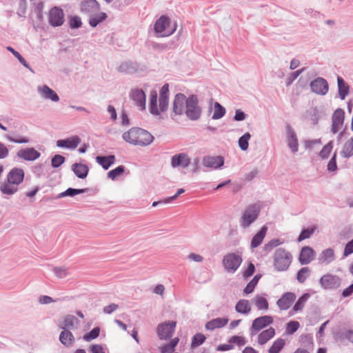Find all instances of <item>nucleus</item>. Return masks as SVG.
<instances>
[{"label":"nucleus","instance_id":"f257e3e1","mask_svg":"<svg viewBox=\"0 0 353 353\" xmlns=\"http://www.w3.org/2000/svg\"><path fill=\"white\" fill-rule=\"evenodd\" d=\"M127 143L139 146H147L154 140L153 136L147 130L139 128H132L122 135Z\"/></svg>","mask_w":353,"mask_h":353},{"label":"nucleus","instance_id":"f03ea898","mask_svg":"<svg viewBox=\"0 0 353 353\" xmlns=\"http://www.w3.org/2000/svg\"><path fill=\"white\" fill-rule=\"evenodd\" d=\"M176 23H172L170 19L165 16H161L154 24V30L159 37H166L172 35L176 30Z\"/></svg>","mask_w":353,"mask_h":353},{"label":"nucleus","instance_id":"7ed1b4c3","mask_svg":"<svg viewBox=\"0 0 353 353\" xmlns=\"http://www.w3.org/2000/svg\"><path fill=\"white\" fill-rule=\"evenodd\" d=\"M243 262L242 253L228 252L222 259V265L225 271L229 274H234L239 268Z\"/></svg>","mask_w":353,"mask_h":353},{"label":"nucleus","instance_id":"20e7f679","mask_svg":"<svg viewBox=\"0 0 353 353\" xmlns=\"http://www.w3.org/2000/svg\"><path fill=\"white\" fill-rule=\"evenodd\" d=\"M292 255L285 249L279 248L274 254V265L278 271H285L292 263Z\"/></svg>","mask_w":353,"mask_h":353},{"label":"nucleus","instance_id":"39448f33","mask_svg":"<svg viewBox=\"0 0 353 353\" xmlns=\"http://www.w3.org/2000/svg\"><path fill=\"white\" fill-rule=\"evenodd\" d=\"M168 107V97H159V105L157 106V94L152 92L150 95V110L152 114L159 115L165 112Z\"/></svg>","mask_w":353,"mask_h":353},{"label":"nucleus","instance_id":"423d86ee","mask_svg":"<svg viewBox=\"0 0 353 353\" xmlns=\"http://www.w3.org/2000/svg\"><path fill=\"white\" fill-rule=\"evenodd\" d=\"M260 208L257 205H249L241 217V225L243 228L248 227L258 216Z\"/></svg>","mask_w":353,"mask_h":353},{"label":"nucleus","instance_id":"0eeeda50","mask_svg":"<svg viewBox=\"0 0 353 353\" xmlns=\"http://www.w3.org/2000/svg\"><path fill=\"white\" fill-rule=\"evenodd\" d=\"M48 18L49 23L54 27L61 26L65 21L63 10L57 6L49 10Z\"/></svg>","mask_w":353,"mask_h":353},{"label":"nucleus","instance_id":"6e6552de","mask_svg":"<svg viewBox=\"0 0 353 353\" xmlns=\"http://www.w3.org/2000/svg\"><path fill=\"white\" fill-rule=\"evenodd\" d=\"M197 104L198 100L195 96H191L186 101L185 113L192 120L197 119L201 114V109Z\"/></svg>","mask_w":353,"mask_h":353},{"label":"nucleus","instance_id":"1a4fd4ad","mask_svg":"<svg viewBox=\"0 0 353 353\" xmlns=\"http://www.w3.org/2000/svg\"><path fill=\"white\" fill-rule=\"evenodd\" d=\"M176 323L171 321L164 323L157 327V334L160 339H168L170 338L175 330Z\"/></svg>","mask_w":353,"mask_h":353},{"label":"nucleus","instance_id":"9d476101","mask_svg":"<svg viewBox=\"0 0 353 353\" xmlns=\"http://www.w3.org/2000/svg\"><path fill=\"white\" fill-rule=\"evenodd\" d=\"M345 119V112L341 108L336 109L332 117V128L331 131L336 134L343 127Z\"/></svg>","mask_w":353,"mask_h":353},{"label":"nucleus","instance_id":"9b49d317","mask_svg":"<svg viewBox=\"0 0 353 353\" xmlns=\"http://www.w3.org/2000/svg\"><path fill=\"white\" fill-rule=\"evenodd\" d=\"M273 323V317L270 316H263L255 319L251 325V334H256L259 330L268 326Z\"/></svg>","mask_w":353,"mask_h":353},{"label":"nucleus","instance_id":"f8f14e48","mask_svg":"<svg viewBox=\"0 0 353 353\" xmlns=\"http://www.w3.org/2000/svg\"><path fill=\"white\" fill-rule=\"evenodd\" d=\"M310 88L313 92L325 95L329 90V86L327 81L321 77H318L310 83Z\"/></svg>","mask_w":353,"mask_h":353},{"label":"nucleus","instance_id":"ddd939ff","mask_svg":"<svg viewBox=\"0 0 353 353\" xmlns=\"http://www.w3.org/2000/svg\"><path fill=\"white\" fill-rule=\"evenodd\" d=\"M296 294L293 292H285L277 301L276 305L281 310L289 309L296 300Z\"/></svg>","mask_w":353,"mask_h":353},{"label":"nucleus","instance_id":"4468645a","mask_svg":"<svg viewBox=\"0 0 353 353\" xmlns=\"http://www.w3.org/2000/svg\"><path fill=\"white\" fill-rule=\"evenodd\" d=\"M315 256L314 250L310 246L303 247L300 252L299 261L301 265L310 263Z\"/></svg>","mask_w":353,"mask_h":353},{"label":"nucleus","instance_id":"2eb2a0df","mask_svg":"<svg viewBox=\"0 0 353 353\" xmlns=\"http://www.w3.org/2000/svg\"><path fill=\"white\" fill-rule=\"evenodd\" d=\"M41 156L40 152L34 148H28L18 151L17 157L26 161H34Z\"/></svg>","mask_w":353,"mask_h":353},{"label":"nucleus","instance_id":"dca6fc26","mask_svg":"<svg viewBox=\"0 0 353 353\" xmlns=\"http://www.w3.org/2000/svg\"><path fill=\"white\" fill-rule=\"evenodd\" d=\"M19 190V185L12 180H10L8 176L6 180L0 184V191L2 194L6 195H12L16 193Z\"/></svg>","mask_w":353,"mask_h":353},{"label":"nucleus","instance_id":"f3484780","mask_svg":"<svg viewBox=\"0 0 353 353\" xmlns=\"http://www.w3.org/2000/svg\"><path fill=\"white\" fill-rule=\"evenodd\" d=\"M190 158L185 153H180L172 157L171 165L173 168H187L190 163Z\"/></svg>","mask_w":353,"mask_h":353},{"label":"nucleus","instance_id":"a211bd4d","mask_svg":"<svg viewBox=\"0 0 353 353\" xmlns=\"http://www.w3.org/2000/svg\"><path fill=\"white\" fill-rule=\"evenodd\" d=\"M187 100L188 99L183 94H177L175 96L173 103V111L175 114L181 115L183 113Z\"/></svg>","mask_w":353,"mask_h":353},{"label":"nucleus","instance_id":"6ab92c4d","mask_svg":"<svg viewBox=\"0 0 353 353\" xmlns=\"http://www.w3.org/2000/svg\"><path fill=\"white\" fill-rule=\"evenodd\" d=\"M224 163L223 158L217 156H207L205 157L203 159V164L204 166L207 168H210L213 169H216L222 166Z\"/></svg>","mask_w":353,"mask_h":353},{"label":"nucleus","instance_id":"aec40b11","mask_svg":"<svg viewBox=\"0 0 353 353\" xmlns=\"http://www.w3.org/2000/svg\"><path fill=\"white\" fill-rule=\"evenodd\" d=\"M130 97L136 103V104L141 108V110L145 109V94L142 90L134 89L132 90Z\"/></svg>","mask_w":353,"mask_h":353},{"label":"nucleus","instance_id":"412c9836","mask_svg":"<svg viewBox=\"0 0 353 353\" xmlns=\"http://www.w3.org/2000/svg\"><path fill=\"white\" fill-rule=\"evenodd\" d=\"M229 321L228 318H216L205 323V328L208 330H214L215 329L222 328L225 327Z\"/></svg>","mask_w":353,"mask_h":353},{"label":"nucleus","instance_id":"4be33fe9","mask_svg":"<svg viewBox=\"0 0 353 353\" xmlns=\"http://www.w3.org/2000/svg\"><path fill=\"white\" fill-rule=\"evenodd\" d=\"M99 9V4L96 0H85L81 3V12L90 14L97 11Z\"/></svg>","mask_w":353,"mask_h":353},{"label":"nucleus","instance_id":"5701e85b","mask_svg":"<svg viewBox=\"0 0 353 353\" xmlns=\"http://www.w3.org/2000/svg\"><path fill=\"white\" fill-rule=\"evenodd\" d=\"M24 171L21 168H14L8 173L7 176L18 185H19L24 179Z\"/></svg>","mask_w":353,"mask_h":353},{"label":"nucleus","instance_id":"b1692460","mask_svg":"<svg viewBox=\"0 0 353 353\" xmlns=\"http://www.w3.org/2000/svg\"><path fill=\"white\" fill-rule=\"evenodd\" d=\"M335 260L334 250L327 248L321 252L319 256V261L322 264H329Z\"/></svg>","mask_w":353,"mask_h":353},{"label":"nucleus","instance_id":"393cba45","mask_svg":"<svg viewBox=\"0 0 353 353\" xmlns=\"http://www.w3.org/2000/svg\"><path fill=\"white\" fill-rule=\"evenodd\" d=\"M320 283L325 289H331L339 284V278L330 274L324 275L320 279Z\"/></svg>","mask_w":353,"mask_h":353},{"label":"nucleus","instance_id":"a878e982","mask_svg":"<svg viewBox=\"0 0 353 353\" xmlns=\"http://www.w3.org/2000/svg\"><path fill=\"white\" fill-rule=\"evenodd\" d=\"M38 91L45 99H50L54 102L58 101L59 99L57 94L48 85H44L41 87H39L38 88Z\"/></svg>","mask_w":353,"mask_h":353},{"label":"nucleus","instance_id":"bb28decb","mask_svg":"<svg viewBox=\"0 0 353 353\" xmlns=\"http://www.w3.org/2000/svg\"><path fill=\"white\" fill-rule=\"evenodd\" d=\"M79 143L80 139L79 137L75 136L65 140H58L57 142V145L62 148H76Z\"/></svg>","mask_w":353,"mask_h":353},{"label":"nucleus","instance_id":"cd10ccee","mask_svg":"<svg viewBox=\"0 0 353 353\" xmlns=\"http://www.w3.org/2000/svg\"><path fill=\"white\" fill-rule=\"evenodd\" d=\"M235 310L238 313L248 314L250 312L252 306L248 300L240 299L235 305Z\"/></svg>","mask_w":353,"mask_h":353},{"label":"nucleus","instance_id":"c85d7f7f","mask_svg":"<svg viewBox=\"0 0 353 353\" xmlns=\"http://www.w3.org/2000/svg\"><path fill=\"white\" fill-rule=\"evenodd\" d=\"M72 170L77 176L80 179L86 178L89 171L88 167L82 163H74L72 165Z\"/></svg>","mask_w":353,"mask_h":353},{"label":"nucleus","instance_id":"c756f323","mask_svg":"<svg viewBox=\"0 0 353 353\" xmlns=\"http://www.w3.org/2000/svg\"><path fill=\"white\" fill-rule=\"evenodd\" d=\"M275 335V330L273 327H269L261 332L258 336V343L264 345Z\"/></svg>","mask_w":353,"mask_h":353},{"label":"nucleus","instance_id":"7c9ffc66","mask_svg":"<svg viewBox=\"0 0 353 353\" xmlns=\"http://www.w3.org/2000/svg\"><path fill=\"white\" fill-rule=\"evenodd\" d=\"M267 230V227L263 226L260 231L254 236L251 241V247L252 248H257L263 242L266 235Z\"/></svg>","mask_w":353,"mask_h":353},{"label":"nucleus","instance_id":"2f4dec72","mask_svg":"<svg viewBox=\"0 0 353 353\" xmlns=\"http://www.w3.org/2000/svg\"><path fill=\"white\" fill-rule=\"evenodd\" d=\"M341 155L345 159L353 156V138H350L343 144L341 150Z\"/></svg>","mask_w":353,"mask_h":353},{"label":"nucleus","instance_id":"473e14b6","mask_svg":"<svg viewBox=\"0 0 353 353\" xmlns=\"http://www.w3.org/2000/svg\"><path fill=\"white\" fill-rule=\"evenodd\" d=\"M59 340L65 346H71L74 342V337L69 330H63L61 332Z\"/></svg>","mask_w":353,"mask_h":353},{"label":"nucleus","instance_id":"72a5a7b5","mask_svg":"<svg viewBox=\"0 0 353 353\" xmlns=\"http://www.w3.org/2000/svg\"><path fill=\"white\" fill-rule=\"evenodd\" d=\"M253 303L259 310L267 311L269 308L268 301L263 296L256 295L253 299Z\"/></svg>","mask_w":353,"mask_h":353},{"label":"nucleus","instance_id":"f704fd0d","mask_svg":"<svg viewBox=\"0 0 353 353\" xmlns=\"http://www.w3.org/2000/svg\"><path fill=\"white\" fill-rule=\"evenodd\" d=\"M339 94L340 98L343 100L349 93V86L345 82L343 78L338 77L337 78Z\"/></svg>","mask_w":353,"mask_h":353},{"label":"nucleus","instance_id":"c9c22d12","mask_svg":"<svg viewBox=\"0 0 353 353\" xmlns=\"http://www.w3.org/2000/svg\"><path fill=\"white\" fill-rule=\"evenodd\" d=\"M96 160L105 170H108L114 163L115 157L114 155L97 157Z\"/></svg>","mask_w":353,"mask_h":353},{"label":"nucleus","instance_id":"e433bc0d","mask_svg":"<svg viewBox=\"0 0 353 353\" xmlns=\"http://www.w3.org/2000/svg\"><path fill=\"white\" fill-rule=\"evenodd\" d=\"M79 323L78 319L73 315H67L64 317L60 327L62 329H72L75 324Z\"/></svg>","mask_w":353,"mask_h":353},{"label":"nucleus","instance_id":"4c0bfd02","mask_svg":"<svg viewBox=\"0 0 353 353\" xmlns=\"http://www.w3.org/2000/svg\"><path fill=\"white\" fill-rule=\"evenodd\" d=\"M309 297L310 294L307 293L302 295L294 304L292 311L294 312L302 311Z\"/></svg>","mask_w":353,"mask_h":353},{"label":"nucleus","instance_id":"58836bf2","mask_svg":"<svg viewBox=\"0 0 353 353\" xmlns=\"http://www.w3.org/2000/svg\"><path fill=\"white\" fill-rule=\"evenodd\" d=\"M106 18L107 14L105 12H101L92 16L90 18L89 23L92 27H96L99 23L103 21Z\"/></svg>","mask_w":353,"mask_h":353},{"label":"nucleus","instance_id":"ea45409f","mask_svg":"<svg viewBox=\"0 0 353 353\" xmlns=\"http://www.w3.org/2000/svg\"><path fill=\"white\" fill-rule=\"evenodd\" d=\"M285 343V340L282 339H276L270 347L268 350L269 353H279V352L283 348Z\"/></svg>","mask_w":353,"mask_h":353},{"label":"nucleus","instance_id":"a19ab883","mask_svg":"<svg viewBox=\"0 0 353 353\" xmlns=\"http://www.w3.org/2000/svg\"><path fill=\"white\" fill-rule=\"evenodd\" d=\"M6 138L8 141L15 143H28L29 139L27 137L17 135L12 133L10 135H7Z\"/></svg>","mask_w":353,"mask_h":353},{"label":"nucleus","instance_id":"79ce46f5","mask_svg":"<svg viewBox=\"0 0 353 353\" xmlns=\"http://www.w3.org/2000/svg\"><path fill=\"white\" fill-rule=\"evenodd\" d=\"M179 341V338L173 339L170 343L163 345L161 348V353H172L174 351L176 345Z\"/></svg>","mask_w":353,"mask_h":353},{"label":"nucleus","instance_id":"37998d69","mask_svg":"<svg viewBox=\"0 0 353 353\" xmlns=\"http://www.w3.org/2000/svg\"><path fill=\"white\" fill-rule=\"evenodd\" d=\"M225 113V108L220 105L218 102L214 104V110L212 115L214 119H219L223 117Z\"/></svg>","mask_w":353,"mask_h":353},{"label":"nucleus","instance_id":"c03bdc74","mask_svg":"<svg viewBox=\"0 0 353 353\" xmlns=\"http://www.w3.org/2000/svg\"><path fill=\"white\" fill-rule=\"evenodd\" d=\"M251 137V135L249 132H246L244 135H243L239 139V145L240 148L245 151L248 148V141Z\"/></svg>","mask_w":353,"mask_h":353},{"label":"nucleus","instance_id":"a18cd8bd","mask_svg":"<svg viewBox=\"0 0 353 353\" xmlns=\"http://www.w3.org/2000/svg\"><path fill=\"white\" fill-rule=\"evenodd\" d=\"M316 230L315 227L309 228L303 230L298 237V241L301 242L305 239H309Z\"/></svg>","mask_w":353,"mask_h":353},{"label":"nucleus","instance_id":"49530a36","mask_svg":"<svg viewBox=\"0 0 353 353\" xmlns=\"http://www.w3.org/2000/svg\"><path fill=\"white\" fill-rule=\"evenodd\" d=\"M310 274V269L307 267L302 268L297 274V280L299 283H303Z\"/></svg>","mask_w":353,"mask_h":353},{"label":"nucleus","instance_id":"de8ad7c7","mask_svg":"<svg viewBox=\"0 0 353 353\" xmlns=\"http://www.w3.org/2000/svg\"><path fill=\"white\" fill-rule=\"evenodd\" d=\"M205 339L206 338L204 334L201 333L196 334L192 338L191 346L192 347H195L201 345L203 343H204Z\"/></svg>","mask_w":353,"mask_h":353},{"label":"nucleus","instance_id":"09e8293b","mask_svg":"<svg viewBox=\"0 0 353 353\" xmlns=\"http://www.w3.org/2000/svg\"><path fill=\"white\" fill-rule=\"evenodd\" d=\"M288 145L291 148L293 152H296L298 150V141L296 137L294 132H292L288 137Z\"/></svg>","mask_w":353,"mask_h":353},{"label":"nucleus","instance_id":"8fccbe9b","mask_svg":"<svg viewBox=\"0 0 353 353\" xmlns=\"http://www.w3.org/2000/svg\"><path fill=\"white\" fill-rule=\"evenodd\" d=\"M100 329L99 327L93 328L90 332L83 336V339L86 341H90L97 338L99 335Z\"/></svg>","mask_w":353,"mask_h":353},{"label":"nucleus","instance_id":"3c124183","mask_svg":"<svg viewBox=\"0 0 353 353\" xmlns=\"http://www.w3.org/2000/svg\"><path fill=\"white\" fill-rule=\"evenodd\" d=\"M85 192V189H73V188H68L65 192L61 193L59 194V197H63L67 196H73L74 195L83 193Z\"/></svg>","mask_w":353,"mask_h":353},{"label":"nucleus","instance_id":"603ef678","mask_svg":"<svg viewBox=\"0 0 353 353\" xmlns=\"http://www.w3.org/2000/svg\"><path fill=\"white\" fill-rule=\"evenodd\" d=\"M124 172V167L119 165L114 170H110L108 173V176L112 180H114L117 176L121 175Z\"/></svg>","mask_w":353,"mask_h":353},{"label":"nucleus","instance_id":"864d4df0","mask_svg":"<svg viewBox=\"0 0 353 353\" xmlns=\"http://www.w3.org/2000/svg\"><path fill=\"white\" fill-rule=\"evenodd\" d=\"M300 327V324L296 321H292L288 323L286 332L288 334H294Z\"/></svg>","mask_w":353,"mask_h":353},{"label":"nucleus","instance_id":"5fc2aeb1","mask_svg":"<svg viewBox=\"0 0 353 353\" xmlns=\"http://www.w3.org/2000/svg\"><path fill=\"white\" fill-rule=\"evenodd\" d=\"M332 148H333L332 142L330 141L327 144H326L323 148V149L320 152V154H319L320 156L323 159H327L329 157V155L330 154V153L332 150Z\"/></svg>","mask_w":353,"mask_h":353},{"label":"nucleus","instance_id":"6e6d98bb","mask_svg":"<svg viewBox=\"0 0 353 353\" xmlns=\"http://www.w3.org/2000/svg\"><path fill=\"white\" fill-rule=\"evenodd\" d=\"M7 50L12 53V54L17 58L19 62L23 65L25 67L28 68V65L26 61V59L16 50H14L12 47L8 46Z\"/></svg>","mask_w":353,"mask_h":353},{"label":"nucleus","instance_id":"4d7b16f0","mask_svg":"<svg viewBox=\"0 0 353 353\" xmlns=\"http://www.w3.org/2000/svg\"><path fill=\"white\" fill-rule=\"evenodd\" d=\"M70 26L72 28H79L81 26L82 23L80 17L77 16L71 17L69 19Z\"/></svg>","mask_w":353,"mask_h":353},{"label":"nucleus","instance_id":"13d9d810","mask_svg":"<svg viewBox=\"0 0 353 353\" xmlns=\"http://www.w3.org/2000/svg\"><path fill=\"white\" fill-rule=\"evenodd\" d=\"M65 161V158L60 155V154H56L52 159V166L54 168H58Z\"/></svg>","mask_w":353,"mask_h":353},{"label":"nucleus","instance_id":"bf43d9fd","mask_svg":"<svg viewBox=\"0 0 353 353\" xmlns=\"http://www.w3.org/2000/svg\"><path fill=\"white\" fill-rule=\"evenodd\" d=\"M230 343H235L239 346H243L245 344V340L244 337L241 336H233L230 339Z\"/></svg>","mask_w":353,"mask_h":353},{"label":"nucleus","instance_id":"052dcab7","mask_svg":"<svg viewBox=\"0 0 353 353\" xmlns=\"http://www.w3.org/2000/svg\"><path fill=\"white\" fill-rule=\"evenodd\" d=\"M353 253V239L347 242L343 251V256L346 257Z\"/></svg>","mask_w":353,"mask_h":353},{"label":"nucleus","instance_id":"680f3d73","mask_svg":"<svg viewBox=\"0 0 353 353\" xmlns=\"http://www.w3.org/2000/svg\"><path fill=\"white\" fill-rule=\"evenodd\" d=\"M255 271V267L252 263H250L247 269L243 272V275L244 278L251 276Z\"/></svg>","mask_w":353,"mask_h":353},{"label":"nucleus","instance_id":"e2e57ef3","mask_svg":"<svg viewBox=\"0 0 353 353\" xmlns=\"http://www.w3.org/2000/svg\"><path fill=\"white\" fill-rule=\"evenodd\" d=\"M337 169L336 161V154L334 153L333 157L331 158L327 164V170L329 171L334 172Z\"/></svg>","mask_w":353,"mask_h":353},{"label":"nucleus","instance_id":"0e129e2a","mask_svg":"<svg viewBox=\"0 0 353 353\" xmlns=\"http://www.w3.org/2000/svg\"><path fill=\"white\" fill-rule=\"evenodd\" d=\"M257 285V283H255V281H250L248 284L246 285V287L245 288L243 292L245 294H249L250 293H252L256 285Z\"/></svg>","mask_w":353,"mask_h":353},{"label":"nucleus","instance_id":"69168bd1","mask_svg":"<svg viewBox=\"0 0 353 353\" xmlns=\"http://www.w3.org/2000/svg\"><path fill=\"white\" fill-rule=\"evenodd\" d=\"M54 272L59 278H64L68 275L67 270L61 268H55Z\"/></svg>","mask_w":353,"mask_h":353},{"label":"nucleus","instance_id":"338daca9","mask_svg":"<svg viewBox=\"0 0 353 353\" xmlns=\"http://www.w3.org/2000/svg\"><path fill=\"white\" fill-rule=\"evenodd\" d=\"M343 337L353 343V330H346L343 333Z\"/></svg>","mask_w":353,"mask_h":353},{"label":"nucleus","instance_id":"774afa93","mask_svg":"<svg viewBox=\"0 0 353 353\" xmlns=\"http://www.w3.org/2000/svg\"><path fill=\"white\" fill-rule=\"evenodd\" d=\"M92 353H105L103 348L100 345H93L90 347Z\"/></svg>","mask_w":353,"mask_h":353}]
</instances>
